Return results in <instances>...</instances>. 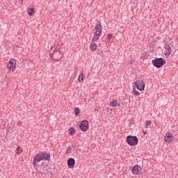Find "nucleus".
I'll list each match as a JSON object with an SVG mask.
<instances>
[{
  "instance_id": "nucleus-12",
  "label": "nucleus",
  "mask_w": 178,
  "mask_h": 178,
  "mask_svg": "<svg viewBox=\"0 0 178 178\" xmlns=\"http://www.w3.org/2000/svg\"><path fill=\"white\" fill-rule=\"evenodd\" d=\"M67 165L69 168H73L76 165V161L73 158L68 159Z\"/></svg>"
},
{
  "instance_id": "nucleus-21",
  "label": "nucleus",
  "mask_w": 178,
  "mask_h": 178,
  "mask_svg": "<svg viewBox=\"0 0 178 178\" xmlns=\"http://www.w3.org/2000/svg\"><path fill=\"white\" fill-rule=\"evenodd\" d=\"M69 131H70V134L71 136H74L76 130L73 128H70L69 129Z\"/></svg>"
},
{
  "instance_id": "nucleus-8",
  "label": "nucleus",
  "mask_w": 178,
  "mask_h": 178,
  "mask_svg": "<svg viewBox=\"0 0 178 178\" xmlns=\"http://www.w3.org/2000/svg\"><path fill=\"white\" fill-rule=\"evenodd\" d=\"M79 129H81L82 131H87L88 130V120L82 121L79 124Z\"/></svg>"
},
{
  "instance_id": "nucleus-25",
  "label": "nucleus",
  "mask_w": 178,
  "mask_h": 178,
  "mask_svg": "<svg viewBox=\"0 0 178 178\" xmlns=\"http://www.w3.org/2000/svg\"><path fill=\"white\" fill-rule=\"evenodd\" d=\"M143 134H147V131H143Z\"/></svg>"
},
{
  "instance_id": "nucleus-3",
  "label": "nucleus",
  "mask_w": 178,
  "mask_h": 178,
  "mask_svg": "<svg viewBox=\"0 0 178 178\" xmlns=\"http://www.w3.org/2000/svg\"><path fill=\"white\" fill-rule=\"evenodd\" d=\"M126 142L130 145V147H136V145L138 144V138L136 136L129 135L127 136Z\"/></svg>"
},
{
  "instance_id": "nucleus-22",
  "label": "nucleus",
  "mask_w": 178,
  "mask_h": 178,
  "mask_svg": "<svg viewBox=\"0 0 178 178\" xmlns=\"http://www.w3.org/2000/svg\"><path fill=\"white\" fill-rule=\"evenodd\" d=\"M107 38H108V41H111V40H112V38H113V35H112V33L108 34Z\"/></svg>"
},
{
  "instance_id": "nucleus-11",
  "label": "nucleus",
  "mask_w": 178,
  "mask_h": 178,
  "mask_svg": "<svg viewBox=\"0 0 178 178\" xmlns=\"http://www.w3.org/2000/svg\"><path fill=\"white\" fill-rule=\"evenodd\" d=\"M40 156H42V159L44 161H49L51 159V155L45 152L40 153Z\"/></svg>"
},
{
  "instance_id": "nucleus-13",
  "label": "nucleus",
  "mask_w": 178,
  "mask_h": 178,
  "mask_svg": "<svg viewBox=\"0 0 178 178\" xmlns=\"http://www.w3.org/2000/svg\"><path fill=\"white\" fill-rule=\"evenodd\" d=\"M138 172H140V170L138 169V165H135L133 168H132V173L133 175H138Z\"/></svg>"
},
{
  "instance_id": "nucleus-19",
  "label": "nucleus",
  "mask_w": 178,
  "mask_h": 178,
  "mask_svg": "<svg viewBox=\"0 0 178 178\" xmlns=\"http://www.w3.org/2000/svg\"><path fill=\"white\" fill-rule=\"evenodd\" d=\"M33 13H34V8H29L28 10V15H29V16H33Z\"/></svg>"
},
{
  "instance_id": "nucleus-24",
  "label": "nucleus",
  "mask_w": 178,
  "mask_h": 178,
  "mask_svg": "<svg viewBox=\"0 0 178 178\" xmlns=\"http://www.w3.org/2000/svg\"><path fill=\"white\" fill-rule=\"evenodd\" d=\"M15 152L17 154H20L21 152H23V150L22 149L21 147H17V149H16Z\"/></svg>"
},
{
  "instance_id": "nucleus-20",
  "label": "nucleus",
  "mask_w": 178,
  "mask_h": 178,
  "mask_svg": "<svg viewBox=\"0 0 178 178\" xmlns=\"http://www.w3.org/2000/svg\"><path fill=\"white\" fill-rule=\"evenodd\" d=\"M84 74H81L78 78L79 81H83L84 80Z\"/></svg>"
},
{
  "instance_id": "nucleus-18",
  "label": "nucleus",
  "mask_w": 178,
  "mask_h": 178,
  "mask_svg": "<svg viewBox=\"0 0 178 178\" xmlns=\"http://www.w3.org/2000/svg\"><path fill=\"white\" fill-rule=\"evenodd\" d=\"M74 112L75 115H76V116H78L79 113H80V108H76V107L74 108Z\"/></svg>"
},
{
  "instance_id": "nucleus-1",
  "label": "nucleus",
  "mask_w": 178,
  "mask_h": 178,
  "mask_svg": "<svg viewBox=\"0 0 178 178\" xmlns=\"http://www.w3.org/2000/svg\"><path fill=\"white\" fill-rule=\"evenodd\" d=\"M49 55L54 60H60L62 54H60V46L55 44L52 46L49 51Z\"/></svg>"
},
{
  "instance_id": "nucleus-14",
  "label": "nucleus",
  "mask_w": 178,
  "mask_h": 178,
  "mask_svg": "<svg viewBox=\"0 0 178 178\" xmlns=\"http://www.w3.org/2000/svg\"><path fill=\"white\" fill-rule=\"evenodd\" d=\"M90 49L91 51H97V44L95 42L91 41L90 43Z\"/></svg>"
},
{
  "instance_id": "nucleus-26",
  "label": "nucleus",
  "mask_w": 178,
  "mask_h": 178,
  "mask_svg": "<svg viewBox=\"0 0 178 178\" xmlns=\"http://www.w3.org/2000/svg\"><path fill=\"white\" fill-rule=\"evenodd\" d=\"M39 173H40V175H42V172H39Z\"/></svg>"
},
{
  "instance_id": "nucleus-23",
  "label": "nucleus",
  "mask_w": 178,
  "mask_h": 178,
  "mask_svg": "<svg viewBox=\"0 0 178 178\" xmlns=\"http://www.w3.org/2000/svg\"><path fill=\"white\" fill-rule=\"evenodd\" d=\"M151 123H152L151 120L146 121L145 122L146 129H148V126H151Z\"/></svg>"
},
{
  "instance_id": "nucleus-15",
  "label": "nucleus",
  "mask_w": 178,
  "mask_h": 178,
  "mask_svg": "<svg viewBox=\"0 0 178 178\" xmlns=\"http://www.w3.org/2000/svg\"><path fill=\"white\" fill-rule=\"evenodd\" d=\"M74 146L73 145H70L66 150V154H72V148H73Z\"/></svg>"
},
{
  "instance_id": "nucleus-7",
  "label": "nucleus",
  "mask_w": 178,
  "mask_h": 178,
  "mask_svg": "<svg viewBox=\"0 0 178 178\" xmlns=\"http://www.w3.org/2000/svg\"><path fill=\"white\" fill-rule=\"evenodd\" d=\"M174 140L175 138L173 137V134L170 132H168L164 136V141H165V143H168V144L172 143Z\"/></svg>"
},
{
  "instance_id": "nucleus-10",
  "label": "nucleus",
  "mask_w": 178,
  "mask_h": 178,
  "mask_svg": "<svg viewBox=\"0 0 178 178\" xmlns=\"http://www.w3.org/2000/svg\"><path fill=\"white\" fill-rule=\"evenodd\" d=\"M8 69L10 70H13L16 67V60L15 59L10 60L9 63L7 64Z\"/></svg>"
},
{
  "instance_id": "nucleus-6",
  "label": "nucleus",
  "mask_w": 178,
  "mask_h": 178,
  "mask_svg": "<svg viewBox=\"0 0 178 178\" xmlns=\"http://www.w3.org/2000/svg\"><path fill=\"white\" fill-rule=\"evenodd\" d=\"M133 87H135V88H137L139 91H144L145 88V82L143 80L136 81L134 82V86Z\"/></svg>"
},
{
  "instance_id": "nucleus-5",
  "label": "nucleus",
  "mask_w": 178,
  "mask_h": 178,
  "mask_svg": "<svg viewBox=\"0 0 178 178\" xmlns=\"http://www.w3.org/2000/svg\"><path fill=\"white\" fill-rule=\"evenodd\" d=\"M172 48H173V43L172 41L169 40L165 46L164 55L165 56H170L172 52Z\"/></svg>"
},
{
  "instance_id": "nucleus-4",
  "label": "nucleus",
  "mask_w": 178,
  "mask_h": 178,
  "mask_svg": "<svg viewBox=\"0 0 178 178\" xmlns=\"http://www.w3.org/2000/svg\"><path fill=\"white\" fill-rule=\"evenodd\" d=\"M165 63H166V61H165V59L162 58L152 60L153 66H155V67H157L158 69H159V67H162Z\"/></svg>"
},
{
  "instance_id": "nucleus-17",
  "label": "nucleus",
  "mask_w": 178,
  "mask_h": 178,
  "mask_svg": "<svg viewBox=\"0 0 178 178\" xmlns=\"http://www.w3.org/2000/svg\"><path fill=\"white\" fill-rule=\"evenodd\" d=\"M132 94H134V95H140V92L137 91L136 90V88L134 86H133V92Z\"/></svg>"
},
{
  "instance_id": "nucleus-9",
  "label": "nucleus",
  "mask_w": 178,
  "mask_h": 178,
  "mask_svg": "<svg viewBox=\"0 0 178 178\" xmlns=\"http://www.w3.org/2000/svg\"><path fill=\"white\" fill-rule=\"evenodd\" d=\"M41 161H42V157L41 156V154L40 153L39 154H37L34 156L33 165L37 166L38 163H39V162H41Z\"/></svg>"
},
{
  "instance_id": "nucleus-2",
  "label": "nucleus",
  "mask_w": 178,
  "mask_h": 178,
  "mask_svg": "<svg viewBox=\"0 0 178 178\" xmlns=\"http://www.w3.org/2000/svg\"><path fill=\"white\" fill-rule=\"evenodd\" d=\"M93 33L95 35L92 38V41L95 42V41H98L99 40V37H101L102 34V25H101V22L99 21L97 22L96 26L93 29Z\"/></svg>"
},
{
  "instance_id": "nucleus-16",
  "label": "nucleus",
  "mask_w": 178,
  "mask_h": 178,
  "mask_svg": "<svg viewBox=\"0 0 178 178\" xmlns=\"http://www.w3.org/2000/svg\"><path fill=\"white\" fill-rule=\"evenodd\" d=\"M110 105H111V106H113L114 108L118 106V101L113 100V102H111Z\"/></svg>"
}]
</instances>
